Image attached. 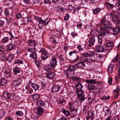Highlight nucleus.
I'll use <instances>...</instances> for the list:
<instances>
[{"instance_id": "obj_1", "label": "nucleus", "mask_w": 120, "mask_h": 120, "mask_svg": "<svg viewBox=\"0 0 120 120\" xmlns=\"http://www.w3.org/2000/svg\"><path fill=\"white\" fill-rule=\"evenodd\" d=\"M100 26L101 31L102 32L98 36L99 43H101L102 39L103 37L105 35V33H109V32L108 28L112 29V26L111 24L109 22L105 19V18H102V20L101 21Z\"/></svg>"}, {"instance_id": "obj_2", "label": "nucleus", "mask_w": 120, "mask_h": 120, "mask_svg": "<svg viewBox=\"0 0 120 120\" xmlns=\"http://www.w3.org/2000/svg\"><path fill=\"white\" fill-rule=\"evenodd\" d=\"M57 61L55 58L53 57L51 60L49 64L47 65L45 67H43L45 70L49 72L54 68L57 65Z\"/></svg>"}, {"instance_id": "obj_3", "label": "nucleus", "mask_w": 120, "mask_h": 120, "mask_svg": "<svg viewBox=\"0 0 120 120\" xmlns=\"http://www.w3.org/2000/svg\"><path fill=\"white\" fill-rule=\"evenodd\" d=\"M88 37L90 39L89 40V44L87 46L88 47H91L94 45L96 36L94 34L93 32L91 31L88 35Z\"/></svg>"}, {"instance_id": "obj_4", "label": "nucleus", "mask_w": 120, "mask_h": 120, "mask_svg": "<svg viewBox=\"0 0 120 120\" xmlns=\"http://www.w3.org/2000/svg\"><path fill=\"white\" fill-rule=\"evenodd\" d=\"M86 82L89 83L88 85V89L89 91L93 90L94 89L95 86L94 84H95L97 83V82L94 79L86 80Z\"/></svg>"}, {"instance_id": "obj_5", "label": "nucleus", "mask_w": 120, "mask_h": 120, "mask_svg": "<svg viewBox=\"0 0 120 120\" xmlns=\"http://www.w3.org/2000/svg\"><path fill=\"white\" fill-rule=\"evenodd\" d=\"M14 37L12 35L11 32H10L6 35H4V36L1 40V41L3 43H6L10 40H12Z\"/></svg>"}, {"instance_id": "obj_6", "label": "nucleus", "mask_w": 120, "mask_h": 120, "mask_svg": "<svg viewBox=\"0 0 120 120\" xmlns=\"http://www.w3.org/2000/svg\"><path fill=\"white\" fill-rule=\"evenodd\" d=\"M112 17L113 22L115 24H119L120 23V19L118 15H113V13H112L111 14Z\"/></svg>"}, {"instance_id": "obj_7", "label": "nucleus", "mask_w": 120, "mask_h": 120, "mask_svg": "<svg viewBox=\"0 0 120 120\" xmlns=\"http://www.w3.org/2000/svg\"><path fill=\"white\" fill-rule=\"evenodd\" d=\"M58 38L59 36L58 35L53 34L49 37L50 41L53 44H57L58 42Z\"/></svg>"}, {"instance_id": "obj_8", "label": "nucleus", "mask_w": 120, "mask_h": 120, "mask_svg": "<svg viewBox=\"0 0 120 120\" xmlns=\"http://www.w3.org/2000/svg\"><path fill=\"white\" fill-rule=\"evenodd\" d=\"M95 53L94 52L90 51H88L87 52L83 53L82 54V56L85 57H90L94 56Z\"/></svg>"}, {"instance_id": "obj_9", "label": "nucleus", "mask_w": 120, "mask_h": 120, "mask_svg": "<svg viewBox=\"0 0 120 120\" xmlns=\"http://www.w3.org/2000/svg\"><path fill=\"white\" fill-rule=\"evenodd\" d=\"M77 94L78 97L79 98V100L81 103L85 99V96L83 92H78Z\"/></svg>"}, {"instance_id": "obj_10", "label": "nucleus", "mask_w": 120, "mask_h": 120, "mask_svg": "<svg viewBox=\"0 0 120 120\" xmlns=\"http://www.w3.org/2000/svg\"><path fill=\"white\" fill-rule=\"evenodd\" d=\"M113 35H116L120 32V28L119 26H117L111 29Z\"/></svg>"}, {"instance_id": "obj_11", "label": "nucleus", "mask_w": 120, "mask_h": 120, "mask_svg": "<svg viewBox=\"0 0 120 120\" xmlns=\"http://www.w3.org/2000/svg\"><path fill=\"white\" fill-rule=\"evenodd\" d=\"M75 87L76 89V91L77 93L78 92H83L82 90L83 86L80 83H78L76 85Z\"/></svg>"}, {"instance_id": "obj_12", "label": "nucleus", "mask_w": 120, "mask_h": 120, "mask_svg": "<svg viewBox=\"0 0 120 120\" xmlns=\"http://www.w3.org/2000/svg\"><path fill=\"white\" fill-rule=\"evenodd\" d=\"M76 65L77 68L84 69V67L86 66L84 62L82 61H79L77 63Z\"/></svg>"}, {"instance_id": "obj_13", "label": "nucleus", "mask_w": 120, "mask_h": 120, "mask_svg": "<svg viewBox=\"0 0 120 120\" xmlns=\"http://www.w3.org/2000/svg\"><path fill=\"white\" fill-rule=\"evenodd\" d=\"M56 56L57 57L59 60L60 62H63L66 60L67 57L62 54H60L59 55L57 53Z\"/></svg>"}, {"instance_id": "obj_14", "label": "nucleus", "mask_w": 120, "mask_h": 120, "mask_svg": "<svg viewBox=\"0 0 120 120\" xmlns=\"http://www.w3.org/2000/svg\"><path fill=\"white\" fill-rule=\"evenodd\" d=\"M15 44L11 43L10 44L7 45L6 48L7 51H11L15 49Z\"/></svg>"}, {"instance_id": "obj_15", "label": "nucleus", "mask_w": 120, "mask_h": 120, "mask_svg": "<svg viewBox=\"0 0 120 120\" xmlns=\"http://www.w3.org/2000/svg\"><path fill=\"white\" fill-rule=\"evenodd\" d=\"M74 71L72 72L68 70L65 72V74L68 77H71L73 76Z\"/></svg>"}, {"instance_id": "obj_16", "label": "nucleus", "mask_w": 120, "mask_h": 120, "mask_svg": "<svg viewBox=\"0 0 120 120\" xmlns=\"http://www.w3.org/2000/svg\"><path fill=\"white\" fill-rule=\"evenodd\" d=\"M37 105L39 106H42L44 107L46 105V103L45 102L41 100L38 101L37 102Z\"/></svg>"}, {"instance_id": "obj_17", "label": "nucleus", "mask_w": 120, "mask_h": 120, "mask_svg": "<svg viewBox=\"0 0 120 120\" xmlns=\"http://www.w3.org/2000/svg\"><path fill=\"white\" fill-rule=\"evenodd\" d=\"M46 77L49 79H52L54 77L55 73L52 72H48L46 73Z\"/></svg>"}, {"instance_id": "obj_18", "label": "nucleus", "mask_w": 120, "mask_h": 120, "mask_svg": "<svg viewBox=\"0 0 120 120\" xmlns=\"http://www.w3.org/2000/svg\"><path fill=\"white\" fill-rule=\"evenodd\" d=\"M21 82V79L19 78L18 80H15L13 82V84L15 86H18L20 84Z\"/></svg>"}, {"instance_id": "obj_19", "label": "nucleus", "mask_w": 120, "mask_h": 120, "mask_svg": "<svg viewBox=\"0 0 120 120\" xmlns=\"http://www.w3.org/2000/svg\"><path fill=\"white\" fill-rule=\"evenodd\" d=\"M60 87L59 86L55 85L52 88V91L53 92L58 91Z\"/></svg>"}, {"instance_id": "obj_20", "label": "nucleus", "mask_w": 120, "mask_h": 120, "mask_svg": "<svg viewBox=\"0 0 120 120\" xmlns=\"http://www.w3.org/2000/svg\"><path fill=\"white\" fill-rule=\"evenodd\" d=\"M103 111L105 113V115L106 114L110 115L112 113L111 111L109 110L106 106H105L103 109Z\"/></svg>"}, {"instance_id": "obj_21", "label": "nucleus", "mask_w": 120, "mask_h": 120, "mask_svg": "<svg viewBox=\"0 0 120 120\" xmlns=\"http://www.w3.org/2000/svg\"><path fill=\"white\" fill-rule=\"evenodd\" d=\"M120 91V89L117 87L116 89L114 90V94L115 95V97L113 98L114 99H116L119 96V92Z\"/></svg>"}, {"instance_id": "obj_22", "label": "nucleus", "mask_w": 120, "mask_h": 120, "mask_svg": "<svg viewBox=\"0 0 120 120\" xmlns=\"http://www.w3.org/2000/svg\"><path fill=\"white\" fill-rule=\"evenodd\" d=\"M14 55L13 54H10L8 56L7 59H5V61L8 60L9 62H11L14 58Z\"/></svg>"}, {"instance_id": "obj_23", "label": "nucleus", "mask_w": 120, "mask_h": 120, "mask_svg": "<svg viewBox=\"0 0 120 120\" xmlns=\"http://www.w3.org/2000/svg\"><path fill=\"white\" fill-rule=\"evenodd\" d=\"M30 57L35 60H36L37 59V53L35 52H32L30 55Z\"/></svg>"}, {"instance_id": "obj_24", "label": "nucleus", "mask_w": 120, "mask_h": 120, "mask_svg": "<svg viewBox=\"0 0 120 120\" xmlns=\"http://www.w3.org/2000/svg\"><path fill=\"white\" fill-rule=\"evenodd\" d=\"M120 61V57H119V55L117 54L116 56L112 60V62L113 63H115L116 62H119Z\"/></svg>"}, {"instance_id": "obj_25", "label": "nucleus", "mask_w": 120, "mask_h": 120, "mask_svg": "<svg viewBox=\"0 0 120 120\" xmlns=\"http://www.w3.org/2000/svg\"><path fill=\"white\" fill-rule=\"evenodd\" d=\"M28 42L29 45L32 47H34L36 45L35 41L34 40H30L28 41Z\"/></svg>"}, {"instance_id": "obj_26", "label": "nucleus", "mask_w": 120, "mask_h": 120, "mask_svg": "<svg viewBox=\"0 0 120 120\" xmlns=\"http://www.w3.org/2000/svg\"><path fill=\"white\" fill-rule=\"evenodd\" d=\"M61 111L66 116H67L71 115L69 111L66 110L64 108L61 109Z\"/></svg>"}, {"instance_id": "obj_27", "label": "nucleus", "mask_w": 120, "mask_h": 120, "mask_svg": "<svg viewBox=\"0 0 120 120\" xmlns=\"http://www.w3.org/2000/svg\"><path fill=\"white\" fill-rule=\"evenodd\" d=\"M7 80L4 78L1 79L0 80V86H3L6 84Z\"/></svg>"}, {"instance_id": "obj_28", "label": "nucleus", "mask_w": 120, "mask_h": 120, "mask_svg": "<svg viewBox=\"0 0 120 120\" xmlns=\"http://www.w3.org/2000/svg\"><path fill=\"white\" fill-rule=\"evenodd\" d=\"M49 57V54L47 52L41 55V58L42 60L46 59Z\"/></svg>"}, {"instance_id": "obj_29", "label": "nucleus", "mask_w": 120, "mask_h": 120, "mask_svg": "<svg viewBox=\"0 0 120 120\" xmlns=\"http://www.w3.org/2000/svg\"><path fill=\"white\" fill-rule=\"evenodd\" d=\"M21 70L19 68L16 67L14 68L13 69V71L14 74L15 75H17V74L20 73Z\"/></svg>"}, {"instance_id": "obj_30", "label": "nucleus", "mask_w": 120, "mask_h": 120, "mask_svg": "<svg viewBox=\"0 0 120 120\" xmlns=\"http://www.w3.org/2000/svg\"><path fill=\"white\" fill-rule=\"evenodd\" d=\"M3 96L5 98L8 99H9L11 97V94L8 92H5L3 94Z\"/></svg>"}, {"instance_id": "obj_31", "label": "nucleus", "mask_w": 120, "mask_h": 120, "mask_svg": "<svg viewBox=\"0 0 120 120\" xmlns=\"http://www.w3.org/2000/svg\"><path fill=\"white\" fill-rule=\"evenodd\" d=\"M77 26L78 28L80 29H85L86 27V25L82 24L81 22L77 24Z\"/></svg>"}, {"instance_id": "obj_32", "label": "nucleus", "mask_w": 120, "mask_h": 120, "mask_svg": "<svg viewBox=\"0 0 120 120\" xmlns=\"http://www.w3.org/2000/svg\"><path fill=\"white\" fill-rule=\"evenodd\" d=\"M44 25H45V23L44 20L41 19L39 21L38 26L40 29H42Z\"/></svg>"}, {"instance_id": "obj_33", "label": "nucleus", "mask_w": 120, "mask_h": 120, "mask_svg": "<svg viewBox=\"0 0 120 120\" xmlns=\"http://www.w3.org/2000/svg\"><path fill=\"white\" fill-rule=\"evenodd\" d=\"M5 76L7 78H9L11 75V71L10 70H8L5 71Z\"/></svg>"}, {"instance_id": "obj_34", "label": "nucleus", "mask_w": 120, "mask_h": 120, "mask_svg": "<svg viewBox=\"0 0 120 120\" xmlns=\"http://www.w3.org/2000/svg\"><path fill=\"white\" fill-rule=\"evenodd\" d=\"M113 65L112 64H111L109 65L107 70L109 73H111L112 72L113 70Z\"/></svg>"}, {"instance_id": "obj_35", "label": "nucleus", "mask_w": 120, "mask_h": 120, "mask_svg": "<svg viewBox=\"0 0 120 120\" xmlns=\"http://www.w3.org/2000/svg\"><path fill=\"white\" fill-rule=\"evenodd\" d=\"M105 5L107 8L109 9H112L114 7V5L113 4L107 2L105 3Z\"/></svg>"}, {"instance_id": "obj_36", "label": "nucleus", "mask_w": 120, "mask_h": 120, "mask_svg": "<svg viewBox=\"0 0 120 120\" xmlns=\"http://www.w3.org/2000/svg\"><path fill=\"white\" fill-rule=\"evenodd\" d=\"M31 86L35 90H37L39 89V86L36 83H32Z\"/></svg>"}, {"instance_id": "obj_37", "label": "nucleus", "mask_w": 120, "mask_h": 120, "mask_svg": "<svg viewBox=\"0 0 120 120\" xmlns=\"http://www.w3.org/2000/svg\"><path fill=\"white\" fill-rule=\"evenodd\" d=\"M101 10V9L99 8H95L93 11V13L97 14H98Z\"/></svg>"}, {"instance_id": "obj_38", "label": "nucleus", "mask_w": 120, "mask_h": 120, "mask_svg": "<svg viewBox=\"0 0 120 120\" xmlns=\"http://www.w3.org/2000/svg\"><path fill=\"white\" fill-rule=\"evenodd\" d=\"M97 51L98 52H104V47L103 46H99L97 48Z\"/></svg>"}, {"instance_id": "obj_39", "label": "nucleus", "mask_w": 120, "mask_h": 120, "mask_svg": "<svg viewBox=\"0 0 120 120\" xmlns=\"http://www.w3.org/2000/svg\"><path fill=\"white\" fill-rule=\"evenodd\" d=\"M72 115L71 116V117H75L77 114V110L75 109L71 113Z\"/></svg>"}, {"instance_id": "obj_40", "label": "nucleus", "mask_w": 120, "mask_h": 120, "mask_svg": "<svg viewBox=\"0 0 120 120\" xmlns=\"http://www.w3.org/2000/svg\"><path fill=\"white\" fill-rule=\"evenodd\" d=\"M113 45V42L111 41H109L108 42L107 44L105 45V46L108 47H112Z\"/></svg>"}, {"instance_id": "obj_41", "label": "nucleus", "mask_w": 120, "mask_h": 120, "mask_svg": "<svg viewBox=\"0 0 120 120\" xmlns=\"http://www.w3.org/2000/svg\"><path fill=\"white\" fill-rule=\"evenodd\" d=\"M43 111L44 110L42 108H38L37 109L38 114L41 115Z\"/></svg>"}, {"instance_id": "obj_42", "label": "nucleus", "mask_w": 120, "mask_h": 120, "mask_svg": "<svg viewBox=\"0 0 120 120\" xmlns=\"http://www.w3.org/2000/svg\"><path fill=\"white\" fill-rule=\"evenodd\" d=\"M68 68V70L73 72L74 71V70L75 69V67L74 66L70 65Z\"/></svg>"}, {"instance_id": "obj_43", "label": "nucleus", "mask_w": 120, "mask_h": 120, "mask_svg": "<svg viewBox=\"0 0 120 120\" xmlns=\"http://www.w3.org/2000/svg\"><path fill=\"white\" fill-rule=\"evenodd\" d=\"M35 48H28L27 49V50L28 52H33L35 51Z\"/></svg>"}, {"instance_id": "obj_44", "label": "nucleus", "mask_w": 120, "mask_h": 120, "mask_svg": "<svg viewBox=\"0 0 120 120\" xmlns=\"http://www.w3.org/2000/svg\"><path fill=\"white\" fill-rule=\"evenodd\" d=\"M89 96L88 98V100H90V101H92L93 100V99L95 98L94 97H93L92 94H89Z\"/></svg>"}, {"instance_id": "obj_45", "label": "nucleus", "mask_w": 120, "mask_h": 120, "mask_svg": "<svg viewBox=\"0 0 120 120\" xmlns=\"http://www.w3.org/2000/svg\"><path fill=\"white\" fill-rule=\"evenodd\" d=\"M58 102L60 104L64 105L66 101L64 98H62V99L59 100L58 101Z\"/></svg>"}, {"instance_id": "obj_46", "label": "nucleus", "mask_w": 120, "mask_h": 120, "mask_svg": "<svg viewBox=\"0 0 120 120\" xmlns=\"http://www.w3.org/2000/svg\"><path fill=\"white\" fill-rule=\"evenodd\" d=\"M34 99L36 100L39 98V95L38 94H35L32 95Z\"/></svg>"}, {"instance_id": "obj_47", "label": "nucleus", "mask_w": 120, "mask_h": 120, "mask_svg": "<svg viewBox=\"0 0 120 120\" xmlns=\"http://www.w3.org/2000/svg\"><path fill=\"white\" fill-rule=\"evenodd\" d=\"M23 63V61L22 60L19 59L16 60L14 62V64H15L16 63L22 64Z\"/></svg>"}, {"instance_id": "obj_48", "label": "nucleus", "mask_w": 120, "mask_h": 120, "mask_svg": "<svg viewBox=\"0 0 120 120\" xmlns=\"http://www.w3.org/2000/svg\"><path fill=\"white\" fill-rule=\"evenodd\" d=\"M39 51L41 52L42 54L46 52L47 51L44 48H42L41 49H40Z\"/></svg>"}, {"instance_id": "obj_49", "label": "nucleus", "mask_w": 120, "mask_h": 120, "mask_svg": "<svg viewBox=\"0 0 120 120\" xmlns=\"http://www.w3.org/2000/svg\"><path fill=\"white\" fill-rule=\"evenodd\" d=\"M16 113L17 115L20 116H22L23 114L22 112L20 111H18L16 112Z\"/></svg>"}, {"instance_id": "obj_50", "label": "nucleus", "mask_w": 120, "mask_h": 120, "mask_svg": "<svg viewBox=\"0 0 120 120\" xmlns=\"http://www.w3.org/2000/svg\"><path fill=\"white\" fill-rule=\"evenodd\" d=\"M94 114V112L92 111H89V112L88 113V115L91 117H92Z\"/></svg>"}, {"instance_id": "obj_51", "label": "nucleus", "mask_w": 120, "mask_h": 120, "mask_svg": "<svg viewBox=\"0 0 120 120\" xmlns=\"http://www.w3.org/2000/svg\"><path fill=\"white\" fill-rule=\"evenodd\" d=\"M94 57H96L97 59H99V58H100L101 57V55L99 54H96L95 53Z\"/></svg>"}, {"instance_id": "obj_52", "label": "nucleus", "mask_w": 120, "mask_h": 120, "mask_svg": "<svg viewBox=\"0 0 120 120\" xmlns=\"http://www.w3.org/2000/svg\"><path fill=\"white\" fill-rule=\"evenodd\" d=\"M74 103L72 102H69L68 103V105L69 107H74Z\"/></svg>"}, {"instance_id": "obj_53", "label": "nucleus", "mask_w": 120, "mask_h": 120, "mask_svg": "<svg viewBox=\"0 0 120 120\" xmlns=\"http://www.w3.org/2000/svg\"><path fill=\"white\" fill-rule=\"evenodd\" d=\"M73 80L79 82L80 81V79L77 77H74L73 79Z\"/></svg>"}, {"instance_id": "obj_54", "label": "nucleus", "mask_w": 120, "mask_h": 120, "mask_svg": "<svg viewBox=\"0 0 120 120\" xmlns=\"http://www.w3.org/2000/svg\"><path fill=\"white\" fill-rule=\"evenodd\" d=\"M69 17L70 16L68 14L67 15L65 16L64 19L65 21H67L69 19Z\"/></svg>"}, {"instance_id": "obj_55", "label": "nucleus", "mask_w": 120, "mask_h": 120, "mask_svg": "<svg viewBox=\"0 0 120 120\" xmlns=\"http://www.w3.org/2000/svg\"><path fill=\"white\" fill-rule=\"evenodd\" d=\"M4 13L5 15H8L9 14V11L7 9H6L4 11Z\"/></svg>"}, {"instance_id": "obj_56", "label": "nucleus", "mask_w": 120, "mask_h": 120, "mask_svg": "<svg viewBox=\"0 0 120 120\" xmlns=\"http://www.w3.org/2000/svg\"><path fill=\"white\" fill-rule=\"evenodd\" d=\"M74 6H72L71 5H68V9L69 10H71L74 8Z\"/></svg>"}, {"instance_id": "obj_57", "label": "nucleus", "mask_w": 120, "mask_h": 120, "mask_svg": "<svg viewBox=\"0 0 120 120\" xmlns=\"http://www.w3.org/2000/svg\"><path fill=\"white\" fill-rule=\"evenodd\" d=\"M88 107L87 106L85 105L84 106V109H83V111L86 112L88 110Z\"/></svg>"}, {"instance_id": "obj_58", "label": "nucleus", "mask_w": 120, "mask_h": 120, "mask_svg": "<svg viewBox=\"0 0 120 120\" xmlns=\"http://www.w3.org/2000/svg\"><path fill=\"white\" fill-rule=\"evenodd\" d=\"M49 20V19L47 18L45 20H44L45 23V25H47Z\"/></svg>"}, {"instance_id": "obj_59", "label": "nucleus", "mask_w": 120, "mask_h": 120, "mask_svg": "<svg viewBox=\"0 0 120 120\" xmlns=\"http://www.w3.org/2000/svg\"><path fill=\"white\" fill-rule=\"evenodd\" d=\"M33 3L34 4H37L40 2V0H33Z\"/></svg>"}, {"instance_id": "obj_60", "label": "nucleus", "mask_w": 120, "mask_h": 120, "mask_svg": "<svg viewBox=\"0 0 120 120\" xmlns=\"http://www.w3.org/2000/svg\"><path fill=\"white\" fill-rule=\"evenodd\" d=\"M81 8V7H77L75 8L74 11H78Z\"/></svg>"}, {"instance_id": "obj_61", "label": "nucleus", "mask_w": 120, "mask_h": 120, "mask_svg": "<svg viewBox=\"0 0 120 120\" xmlns=\"http://www.w3.org/2000/svg\"><path fill=\"white\" fill-rule=\"evenodd\" d=\"M22 16V15L21 14H18L16 15V17L18 19H20Z\"/></svg>"}, {"instance_id": "obj_62", "label": "nucleus", "mask_w": 120, "mask_h": 120, "mask_svg": "<svg viewBox=\"0 0 120 120\" xmlns=\"http://www.w3.org/2000/svg\"><path fill=\"white\" fill-rule=\"evenodd\" d=\"M71 111V113L73 112V111L75 109L74 107H69L68 108Z\"/></svg>"}, {"instance_id": "obj_63", "label": "nucleus", "mask_w": 120, "mask_h": 120, "mask_svg": "<svg viewBox=\"0 0 120 120\" xmlns=\"http://www.w3.org/2000/svg\"><path fill=\"white\" fill-rule=\"evenodd\" d=\"M34 19L36 20L39 22V21L41 19V18L38 17H35L34 18Z\"/></svg>"}, {"instance_id": "obj_64", "label": "nucleus", "mask_w": 120, "mask_h": 120, "mask_svg": "<svg viewBox=\"0 0 120 120\" xmlns=\"http://www.w3.org/2000/svg\"><path fill=\"white\" fill-rule=\"evenodd\" d=\"M118 4V5L117 7V9H120V0L119 1Z\"/></svg>"}]
</instances>
